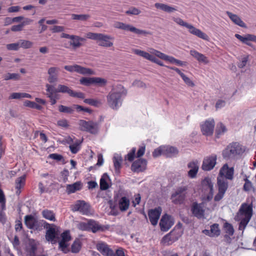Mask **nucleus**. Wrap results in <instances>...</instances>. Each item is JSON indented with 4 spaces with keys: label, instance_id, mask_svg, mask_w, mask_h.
<instances>
[{
    "label": "nucleus",
    "instance_id": "56",
    "mask_svg": "<svg viewBox=\"0 0 256 256\" xmlns=\"http://www.w3.org/2000/svg\"><path fill=\"white\" fill-rule=\"evenodd\" d=\"M20 78V75L18 74L8 73L4 76V79L6 80H18Z\"/></svg>",
    "mask_w": 256,
    "mask_h": 256
},
{
    "label": "nucleus",
    "instance_id": "13",
    "mask_svg": "<svg viewBox=\"0 0 256 256\" xmlns=\"http://www.w3.org/2000/svg\"><path fill=\"white\" fill-rule=\"evenodd\" d=\"M191 212L192 214L198 218H204L205 212V204L204 202H192L191 206Z\"/></svg>",
    "mask_w": 256,
    "mask_h": 256
},
{
    "label": "nucleus",
    "instance_id": "64",
    "mask_svg": "<svg viewBox=\"0 0 256 256\" xmlns=\"http://www.w3.org/2000/svg\"><path fill=\"white\" fill-rule=\"evenodd\" d=\"M114 27L117 28H120L124 30H128V25L121 22H116L114 24Z\"/></svg>",
    "mask_w": 256,
    "mask_h": 256
},
{
    "label": "nucleus",
    "instance_id": "47",
    "mask_svg": "<svg viewBox=\"0 0 256 256\" xmlns=\"http://www.w3.org/2000/svg\"><path fill=\"white\" fill-rule=\"evenodd\" d=\"M24 106H26L30 107L32 108H35L38 110H40L42 107L39 104L30 100H26L24 102Z\"/></svg>",
    "mask_w": 256,
    "mask_h": 256
},
{
    "label": "nucleus",
    "instance_id": "19",
    "mask_svg": "<svg viewBox=\"0 0 256 256\" xmlns=\"http://www.w3.org/2000/svg\"><path fill=\"white\" fill-rule=\"evenodd\" d=\"M214 126V119H208L205 121L201 126V130L203 134L209 136L212 135Z\"/></svg>",
    "mask_w": 256,
    "mask_h": 256
},
{
    "label": "nucleus",
    "instance_id": "51",
    "mask_svg": "<svg viewBox=\"0 0 256 256\" xmlns=\"http://www.w3.org/2000/svg\"><path fill=\"white\" fill-rule=\"evenodd\" d=\"M98 250L104 256L105 254L108 253L110 250L108 246L104 244H100L97 246Z\"/></svg>",
    "mask_w": 256,
    "mask_h": 256
},
{
    "label": "nucleus",
    "instance_id": "36",
    "mask_svg": "<svg viewBox=\"0 0 256 256\" xmlns=\"http://www.w3.org/2000/svg\"><path fill=\"white\" fill-rule=\"evenodd\" d=\"M43 218L50 221L56 222L55 214L53 211L48 209L44 210L42 212Z\"/></svg>",
    "mask_w": 256,
    "mask_h": 256
},
{
    "label": "nucleus",
    "instance_id": "44",
    "mask_svg": "<svg viewBox=\"0 0 256 256\" xmlns=\"http://www.w3.org/2000/svg\"><path fill=\"white\" fill-rule=\"evenodd\" d=\"M211 237L218 236H220V231L219 225L218 224H214L210 226Z\"/></svg>",
    "mask_w": 256,
    "mask_h": 256
},
{
    "label": "nucleus",
    "instance_id": "31",
    "mask_svg": "<svg viewBox=\"0 0 256 256\" xmlns=\"http://www.w3.org/2000/svg\"><path fill=\"white\" fill-rule=\"evenodd\" d=\"M108 180H110L109 176L106 173L104 174L100 179V186L101 190H105L109 188Z\"/></svg>",
    "mask_w": 256,
    "mask_h": 256
},
{
    "label": "nucleus",
    "instance_id": "9",
    "mask_svg": "<svg viewBox=\"0 0 256 256\" xmlns=\"http://www.w3.org/2000/svg\"><path fill=\"white\" fill-rule=\"evenodd\" d=\"M80 82L81 84L87 86L94 85L103 87L106 85L107 80L100 77H83L80 79Z\"/></svg>",
    "mask_w": 256,
    "mask_h": 256
},
{
    "label": "nucleus",
    "instance_id": "1",
    "mask_svg": "<svg viewBox=\"0 0 256 256\" xmlns=\"http://www.w3.org/2000/svg\"><path fill=\"white\" fill-rule=\"evenodd\" d=\"M234 170L233 168H229L228 164H225L220 168L219 175L217 178L218 192L214 197L215 202H219L224 196L228 188V180L233 178Z\"/></svg>",
    "mask_w": 256,
    "mask_h": 256
},
{
    "label": "nucleus",
    "instance_id": "16",
    "mask_svg": "<svg viewBox=\"0 0 256 256\" xmlns=\"http://www.w3.org/2000/svg\"><path fill=\"white\" fill-rule=\"evenodd\" d=\"M174 220L172 217L167 214L163 215L160 220V226L163 232L168 231L174 224Z\"/></svg>",
    "mask_w": 256,
    "mask_h": 256
},
{
    "label": "nucleus",
    "instance_id": "20",
    "mask_svg": "<svg viewBox=\"0 0 256 256\" xmlns=\"http://www.w3.org/2000/svg\"><path fill=\"white\" fill-rule=\"evenodd\" d=\"M58 68L56 67H51L49 68L48 71V82L50 84L56 82L58 80Z\"/></svg>",
    "mask_w": 256,
    "mask_h": 256
},
{
    "label": "nucleus",
    "instance_id": "30",
    "mask_svg": "<svg viewBox=\"0 0 256 256\" xmlns=\"http://www.w3.org/2000/svg\"><path fill=\"white\" fill-rule=\"evenodd\" d=\"M81 189L82 183L80 182H76L73 184H68L66 187V191L68 194L74 193Z\"/></svg>",
    "mask_w": 256,
    "mask_h": 256
},
{
    "label": "nucleus",
    "instance_id": "17",
    "mask_svg": "<svg viewBox=\"0 0 256 256\" xmlns=\"http://www.w3.org/2000/svg\"><path fill=\"white\" fill-rule=\"evenodd\" d=\"M216 160L217 156L215 154L206 157L203 160L202 169L205 171L210 170L216 164Z\"/></svg>",
    "mask_w": 256,
    "mask_h": 256
},
{
    "label": "nucleus",
    "instance_id": "48",
    "mask_svg": "<svg viewBox=\"0 0 256 256\" xmlns=\"http://www.w3.org/2000/svg\"><path fill=\"white\" fill-rule=\"evenodd\" d=\"M90 18L89 14H72V18L74 20H79L81 21H86Z\"/></svg>",
    "mask_w": 256,
    "mask_h": 256
},
{
    "label": "nucleus",
    "instance_id": "39",
    "mask_svg": "<svg viewBox=\"0 0 256 256\" xmlns=\"http://www.w3.org/2000/svg\"><path fill=\"white\" fill-rule=\"evenodd\" d=\"M227 130L226 126L222 122L218 123L216 129V136L219 138L221 135L224 134Z\"/></svg>",
    "mask_w": 256,
    "mask_h": 256
},
{
    "label": "nucleus",
    "instance_id": "34",
    "mask_svg": "<svg viewBox=\"0 0 256 256\" xmlns=\"http://www.w3.org/2000/svg\"><path fill=\"white\" fill-rule=\"evenodd\" d=\"M186 195H182L176 192L172 194L171 199L174 204H180L184 202Z\"/></svg>",
    "mask_w": 256,
    "mask_h": 256
},
{
    "label": "nucleus",
    "instance_id": "59",
    "mask_svg": "<svg viewBox=\"0 0 256 256\" xmlns=\"http://www.w3.org/2000/svg\"><path fill=\"white\" fill-rule=\"evenodd\" d=\"M66 242H67L62 240L58 242L59 248L64 254H66L70 252V250L68 248V244Z\"/></svg>",
    "mask_w": 256,
    "mask_h": 256
},
{
    "label": "nucleus",
    "instance_id": "46",
    "mask_svg": "<svg viewBox=\"0 0 256 256\" xmlns=\"http://www.w3.org/2000/svg\"><path fill=\"white\" fill-rule=\"evenodd\" d=\"M81 142L80 140H76L74 144L69 146L70 152L72 154H76L80 150Z\"/></svg>",
    "mask_w": 256,
    "mask_h": 256
},
{
    "label": "nucleus",
    "instance_id": "11",
    "mask_svg": "<svg viewBox=\"0 0 256 256\" xmlns=\"http://www.w3.org/2000/svg\"><path fill=\"white\" fill-rule=\"evenodd\" d=\"M78 124L80 130L82 131H85L93 134L98 132V122L92 120L86 121L80 120L79 121Z\"/></svg>",
    "mask_w": 256,
    "mask_h": 256
},
{
    "label": "nucleus",
    "instance_id": "26",
    "mask_svg": "<svg viewBox=\"0 0 256 256\" xmlns=\"http://www.w3.org/2000/svg\"><path fill=\"white\" fill-rule=\"evenodd\" d=\"M163 150L164 156L168 158L176 156L178 152L176 148L172 146H164Z\"/></svg>",
    "mask_w": 256,
    "mask_h": 256
},
{
    "label": "nucleus",
    "instance_id": "63",
    "mask_svg": "<svg viewBox=\"0 0 256 256\" xmlns=\"http://www.w3.org/2000/svg\"><path fill=\"white\" fill-rule=\"evenodd\" d=\"M74 106L76 108V110H77V112H80L81 111H84V112H86L90 114L92 112V110L88 108H85L82 106L77 105V104H74Z\"/></svg>",
    "mask_w": 256,
    "mask_h": 256
},
{
    "label": "nucleus",
    "instance_id": "52",
    "mask_svg": "<svg viewBox=\"0 0 256 256\" xmlns=\"http://www.w3.org/2000/svg\"><path fill=\"white\" fill-rule=\"evenodd\" d=\"M244 184L243 186V190L245 192H249L254 188L252 182L248 179L247 177L244 178Z\"/></svg>",
    "mask_w": 256,
    "mask_h": 256
},
{
    "label": "nucleus",
    "instance_id": "43",
    "mask_svg": "<svg viewBox=\"0 0 256 256\" xmlns=\"http://www.w3.org/2000/svg\"><path fill=\"white\" fill-rule=\"evenodd\" d=\"M129 32L134 34L138 36L146 35L148 34V32L146 31L137 28L131 25H129Z\"/></svg>",
    "mask_w": 256,
    "mask_h": 256
},
{
    "label": "nucleus",
    "instance_id": "6",
    "mask_svg": "<svg viewBox=\"0 0 256 256\" xmlns=\"http://www.w3.org/2000/svg\"><path fill=\"white\" fill-rule=\"evenodd\" d=\"M88 38L96 40L100 46L103 47H110L113 45V43L110 40L112 38L108 35L100 33L88 32L86 34Z\"/></svg>",
    "mask_w": 256,
    "mask_h": 256
},
{
    "label": "nucleus",
    "instance_id": "24",
    "mask_svg": "<svg viewBox=\"0 0 256 256\" xmlns=\"http://www.w3.org/2000/svg\"><path fill=\"white\" fill-rule=\"evenodd\" d=\"M58 93H66L70 96H83L82 94L74 93L72 90L68 86L63 84H58L57 87Z\"/></svg>",
    "mask_w": 256,
    "mask_h": 256
},
{
    "label": "nucleus",
    "instance_id": "18",
    "mask_svg": "<svg viewBox=\"0 0 256 256\" xmlns=\"http://www.w3.org/2000/svg\"><path fill=\"white\" fill-rule=\"evenodd\" d=\"M162 208L158 206L154 209H150L148 212V216L151 224L153 226L157 224L162 213Z\"/></svg>",
    "mask_w": 256,
    "mask_h": 256
},
{
    "label": "nucleus",
    "instance_id": "28",
    "mask_svg": "<svg viewBox=\"0 0 256 256\" xmlns=\"http://www.w3.org/2000/svg\"><path fill=\"white\" fill-rule=\"evenodd\" d=\"M188 168H190L188 172V176L190 178H195L198 170V163L194 162H190L188 164Z\"/></svg>",
    "mask_w": 256,
    "mask_h": 256
},
{
    "label": "nucleus",
    "instance_id": "61",
    "mask_svg": "<svg viewBox=\"0 0 256 256\" xmlns=\"http://www.w3.org/2000/svg\"><path fill=\"white\" fill-rule=\"evenodd\" d=\"M62 241L68 242L71 240L69 230H66L61 234Z\"/></svg>",
    "mask_w": 256,
    "mask_h": 256
},
{
    "label": "nucleus",
    "instance_id": "23",
    "mask_svg": "<svg viewBox=\"0 0 256 256\" xmlns=\"http://www.w3.org/2000/svg\"><path fill=\"white\" fill-rule=\"evenodd\" d=\"M38 248V242L34 239H30L26 247V250L30 256H36Z\"/></svg>",
    "mask_w": 256,
    "mask_h": 256
},
{
    "label": "nucleus",
    "instance_id": "54",
    "mask_svg": "<svg viewBox=\"0 0 256 256\" xmlns=\"http://www.w3.org/2000/svg\"><path fill=\"white\" fill-rule=\"evenodd\" d=\"M248 60V56H242L240 59V61L238 64V66L240 68H243L246 66Z\"/></svg>",
    "mask_w": 256,
    "mask_h": 256
},
{
    "label": "nucleus",
    "instance_id": "27",
    "mask_svg": "<svg viewBox=\"0 0 256 256\" xmlns=\"http://www.w3.org/2000/svg\"><path fill=\"white\" fill-rule=\"evenodd\" d=\"M226 14L236 24L242 28H246V25L241 18L236 14L231 12H226Z\"/></svg>",
    "mask_w": 256,
    "mask_h": 256
},
{
    "label": "nucleus",
    "instance_id": "29",
    "mask_svg": "<svg viewBox=\"0 0 256 256\" xmlns=\"http://www.w3.org/2000/svg\"><path fill=\"white\" fill-rule=\"evenodd\" d=\"M50 224L44 220H38L36 219L34 223V226L32 230H34L40 231L42 230V228H48Z\"/></svg>",
    "mask_w": 256,
    "mask_h": 256
},
{
    "label": "nucleus",
    "instance_id": "5",
    "mask_svg": "<svg viewBox=\"0 0 256 256\" xmlns=\"http://www.w3.org/2000/svg\"><path fill=\"white\" fill-rule=\"evenodd\" d=\"M110 208L112 210L117 208L122 211H125L128 208V198L121 194H116L114 196L113 200L109 201Z\"/></svg>",
    "mask_w": 256,
    "mask_h": 256
},
{
    "label": "nucleus",
    "instance_id": "45",
    "mask_svg": "<svg viewBox=\"0 0 256 256\" xmlns=\"http://www.w3.org/2000/svg\"><path fill=\"white\" fill-rule=\"evenodd\" d=\"M134 52L135 54H136L138 56H140L142 57H143L144 58H146L148 60H150V59L152 56V55L150 54L149 53H148L146 52L142 51V50H138V49L134 50Z\"/></svg>",
    "mask_w": 256,
    "mask_h": 256
},
{
    "label": "nucleus",
    "instance_id": "2",
    "mask_svg": "<svg viewBox=\"0 0 256 256\" xmlns=\"http://www.w3.org/2000/svg\"><path fill=\"white\" fill-rule=\"evenodd\" d=\"M252 216V204H242L234 217L236 221L240 222L238 230L243 233L246 227Z\"/></svg>",
    "mask_w": 256,
    "mask_h": 256
},
{
    "label": "nucleus",
    "instance_id": "58",
    "mask_svg": "<svg viewBox=\"0 0 256 256\" xmlns=\"http://www.w3.org/2000/svg\"><path fill=\"white\" fill-rule=\"evenodd\" d=\"M49 158L52 159L56 160L57 161H62V164L66 163L63 156L61 154L54 153L50 154L49 155Z\"/></svg>",
    "mask_w": 256,
    "mask_h": 256
},
{
    "label": "nucleus",
    "instance_id": "25",
    "mask_svg": "<svg viewBox=\"0 0 256 256\" xmlns=\"http://www.w3.org/2000/svg\"><path fill=\"white\" fill-rule=\"evenodd\" d=\"M190 54L200 62L206 64L208 62V59L204 54L198 52L194 50H190Z\"/></svg>",
    "mask_w": 256,
    "mask_h": 256
},
{
    "label": "nucleus",
    "instance_id": "8",
    "mask_svg": "<svg viewBox=\"0 0 256 256\" xmlns=\"http://www.w3.org/2000/svg\"><path fill=\"white\" fill-rule=\"evenodd\" d=\"M182 234L181 230L174 228L173 230L165 235L161 240V244L164 246H170L176 242Z\"/></svg>",
    "mask_w": 256,
    "mask_h": 256
},
{
    "label": "nucleus",
    "instance_id": "55",
    "mask_svg": "<svg viewBox=\"0 0 256 256\" xmlns=\"http://www.w3.org/2000/svg\"><path fill=\"white\" fill-rule=\"evenodd\" d=\"M226 97H223L222 98H220L216 101V110H218V109H220V108H224L226 106Z\"/></svg>",
    "mask_w": 256,
    "mask_h": 256
},
{
    "label": "nucleus",
    "instance_id": "60",
    "mask_svg": "<svg viewBox=\"0 0 256 256\" xmlns=\"http://www.w3.org/2000/svg\"><path fill=\"white\" fill-rule=\"evenodd\" d=\"M164 146H160L155 149L152 152V156L157 158L161 155L164 156Z\"/></svg>",
    "mask_w": 256,
    "mask_h": 256
},
{
    "label": "nucleus",
    "instance_id": "40",
    "mask_svg": "<svg viewBox=\"0 0 256 256\" xmlns=\"http://www.w3.org/2000/svg\"><path fill=\"white\" fill-rule=\"evenodd\" d=\"M120 97H108V102L109 106L112 108H116L120 103Z\"/></svg>",
    "mask_w": 256,
    "mask_h": 256
},
{
    "label": "nucleus",
    "instance_id": "15",
    "mask_svg": "<svg viewBox=\"0 0 256 256\" xmlns=\"http://www.w3.org/2000/svg\"><path fill=\"white\" fill-rule=\"evenodd\" d=\"M202 184L204 186H208V194L202 198V202L205 204L207 202L210 201L214 197V184L211 180L208 178H206L202 182Z\"/></svg>",
    "mask_w": 256,
    "mask_h": 256
},
{
    "label": "nucleus",
    "instance_id": "33",
    "mask_svg": "<svg viewBox=\"0 0 256 256\" xmlns=\"http://www.w3.org/2000/svg\"><path fill=\"white\" fill-rule=\"evenodd\" d=\"M56 233L54 228L48 227L46 234V240L48 242H52L56 238Z\"/></svg>",
    "mask_w": 256,
    "mask_h": 256
},
{
    "label": "nucleus",
    "instance_id": "4",
    "mask_svg": "<svg viewBox=\"0 0 256 256\" xmlns=\"http://www.w3.org/2000/svg\"><path fill=\"white\" fill-rule=\"evenodd\" d=\"M78 228L82 230L92 231L94 233L98 232H104L110 228L109 225H101L92 220H89L87 222H80L78 225Z\"/></svg>",
    "mask_w": 256,
    "mask_h": 256
},
{
    "label": "nucleus",
    "instance_id": "37",
    "mask_svg": "<svg viewBox=\"0 0 256 256\" xmlns=\"http://www.w3.org/2000/svg\"><path fill=\"white\" fill-rule=\"evenodd\" d=\"M26 178V175H23L16 180V188L19 190V193L20 192V190L25 185ZM16 193H18V191L16 192Z\"/></svg>",
    "mask_w": 256,
    "mask_h": 256
},
{
    "label": "nucleus",
    "instance_id": "41",
    "mask_svg": "<svg viewBox=\"0 0 256 256\" xmlns=\"http://www.w3.org/2000/svg\"><path fill=\"white\" fill-rule=\"evenodd\" d=\"M122 158L118 154H114L113 158V162L116 172H118L121 166Z\"/></svg>",
    "mask_w": 256,
    "mask_h": 256
},
{
    "label": "nucleus",
    "instance_id": "57",
    "mask_svg": "<svg viewBox=\"0 0 256 256\" xmlns=\"http://www.w3.org/2000/svg\"><path fill=\"white\" fill-rule=\"evenodd\" d=\"M84 102L90 105L96 107L98 106L100 104V102L99 100L92 98H86L84 100Z\"/></svg>",
    "mask_w": 256,
    "mask_h": 256
},
{
    "label": "nucleus",
    "instance_id": "35",
    "mask_svg": "<svg viewBox=\"0 0 256 256\" xmlns=\"http://www.w3.org/2000/svg\"><path fill=\"white\" fill-rule=\"evenodd\" d=\"M24 224L28 229H32L36 218L32 214L26 215L24 216Z\"/></svg>",
    "mask_w": 256,
    "mask_h": 256
},
{
    "label": "nucleus",
    "instance_id": "42",
    "mask_svg": "<svg viewBox=\"0 0 256 256\" xmlns=\"http://www.w3.org/2000/svg\"><path fill=\"white\" fill-rule=\"evenodd\" d=\"M76 108L74 106V105L72 106H66L63 105H60L58 106V110L61 112H64L66 114H72Z\"/></svg>",
    "mask_w": 256,
    "mask_h": 256
},
{
    "label": "nucleus",
    "instance_id": "7",
    "mask_svg": "<svg viewBox=\"0 0 256 256\" xmlns=\"http://www.w3.org/2000/svg\"><path fill=\"white\" fill-rule=\"evenodd\" d=\"M72 212H78L81 214L86 216L91 215L93 214L90 204L84 200H78L71 207Z\"/></svg>",
    "mask_w": 256,
    "mask_h": 256
},
{
    "label": "nucleus",
    "instance_id": "3",
    "mask_svg": "<svg viewBox=\"0 0 256 256\" xmlns=\"http://www.w3.org/2000/svg\"><path fill=\"white\" fill-rule=\"evenodd\" d=\"M245 150V146L238 142H233L222 151V156L226 160L234 159L237 156L242 155Z\"/></svg>",
    "mask_w": 256,
    "mask_h": 256
},
{
    "label": "nucleus",
    "instance_id": "12",
    "mask_svg": "<svg viewBox=\"0 0 256 256\" xmlns=\"http://www.w3.org/2000/svg\"><path fill=\"white\" fill-rule=\"evenodd\" d=\"M148 162L143 158H138L133 162L131 166V170L136 173L144 172L147 168Z\"/></svg>",
    "mask_w": 256,
    "mask_h": 256
},
{
    "label": "nucleus",
    "instance_id": "38",
    "mask_svg": "<svg viewBox=\"0 0 256 256\" xmlns=\"http://www.w3.org/2000/svg\"><path fill=\"white\" fill-rule=\"evenodd\" d=\"M82 248V242L80 239L76 238L74 240L71 246V252L72 253H78Z\"/></svg>",
    "mask_w": 256,
    "mask_h": 256
},
{
    "label": "nucleus",
    "instance_id": "53",
    "mask_svg": "<svg viewBox=\"0 0 256 256\" xmlns=\"http://www.w3.org/2000/svg\"><path fill=\"white\" fill-rule=\"evenodd\" d=\"M224 230L226 233L230 236H232L234 233V229L232 226L228 222H226L224 224Z\"/></svg>",
    "mask_w": 256,
    "mask_h": 256
},
{
    "label": "nucleus",
    "instance_id": "62",
    "mask_svg": "<svg viewBox=\"0 0 256 256\" xmlns=\"http://www.w3.org/2000/svg\"><path fill=\"white\" fill-rule=\"evenodd\" d=\"M20 48L19 42L6 45L7 49L10 50H18Z\"/></svg>",
    "mask_w": 256,
    "mask_h": 256
},
{
    "label": "nucleus",
    "instance_id": "50",
    "mask_svg": "<svg viewBox=\"0 0 256 256\" xmlns=\"http://www.w3.org/2000/svg\"><path fill=\"white\" fill-rule=\"evenodd\" d=\"M18 42L20 47L25 49L30 48L33 45V43L30 40H20Z\"/></svg>",
    "mask_w": 256,
    "mask_h": 256
},
{
    "label": "nucleus",
    "instance_id": "14",
    "mask_svg": "<svg viewBox=\"0 0 256 256\" xmlns=\"http://www.w3.org/2000/svg\"><path fill=\"white\" fill-rule=\"evenodd\" d=\"M64 68L70 72H76L78 73L82 74H94V72L88 68L82 67L78 64H74V66H65Z\"/></svg>",
    "mask_w": 256,
    "mask_h": 256
},
{
    "label": "nucleus",
    "instance_id": "32",
    "mask_svg": "<svg viewBox=\"0 0 256 256\" xmlns=\"http://www.w3.org/2000/svg\"><path fill=\"white\" fill-rule=\"evenodd\" d=\"M154 6L157 9H160L167 12H172L176 10L175 8L170 6L166 4L162 3H156L154 4Z\"/></svg>",
    "mask_w": 256,
    "mask_h": 256
},
{
    "label": "nucleus",
    "instance_id": "21",
    "mask_svg": "<svg viewBox=\"0 0 256 256\" xmlns=\"http://www.w3.org/2000/svg\"><path fill=\"white\" fill-rule=\"evenodd\" d=\"M235 37L239 40L242 43L248 46H251L250 41L256 42V36L251 34H247L243 36L239 34H235Z\"/></svg>",
    "mask_w": 256,
    "mask_h": 256
},
{
    "label": "nucleus",
    "instance_id": "22",
    "mask_svg": "<svg viewBox=\"0 0 256 256\" xmlns=\"http://www.w3.org/2000/svg\"><path fill=\"white\" fill-rule=\"evenodd\" d=\"M186 28L188 29L189 32L190 34L195 35L204 40H208V36L206 34L200 30L196 28L192 24H189Z\"/></svg>",
    "mask_w": 256,
    "mask_h": 256
},
{
    "label": "nucleus",
    "instance_id": "10",
    "mask_svg": "<svg viewBox=\"0 0 256 256\" xmlns=\"http://www.w3.org/2000/svg\"><path fill=\"white\" fill-rule=\"evenodd\" d=\"M60 37L62 38H66L70 39V41L69 42V45L64 44V46L66 48H68L72 46L74 49H76L82 46L81 42L86 40V38L80 37L76 35H70L66 33H62Z\"/></svg>",
    "mask_w": 256,
    "mask_h": 256
},
{
    "label": "nucleus",
    "instance_id": "49",
    "mask_svg": "<svg viewBox=\"0 0 256 256\" xmlns=\"http://www.w3.org/2000/svg\"><path fill=\"white\" fill-rule=\"evenodd\" d=\"M46 90L48 94H50L49 96H52L54 94L58 93L57 88L54 85L46 84Z\"/></svg>",
    "mask_w": 256,
    "mask_h": 256
}]
</instances>
